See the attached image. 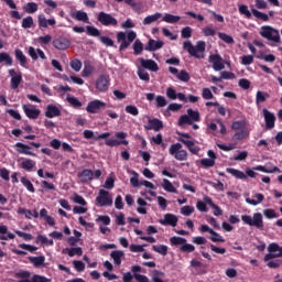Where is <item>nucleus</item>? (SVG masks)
I'll use <instances>...</instances> for the list:
<instances>
[{"mask_svg": "<svg viewBox=\"0 0 282 282\" xmlns=\"http://www.w3.org/2000/svg\"><path fill=\"white\" fill-rule=\"evenodd\" d=\"M117 41L118 43H121L119 46L120 52L127 50L129 45H131V42L127 39V33L120 31L117 33Z\"/></svg>", "mask_w": 282, "mask_h": 282, "instance_id": "obj_23", "label": "nucleus"}, {"mask_svg": "<svg viewBox=\"0 0 282 282\" xmlns=\"http://www.w3.org/2000/svg\"><path fill=\"white\" fill-rule=\"evenodd\" d=\"M127 132L119 131L115 133V137L118 139H107L105 141L106 147H120V144H123V147H129V141H127Z\"/></svg>", "mask_w": 282, "mask_h": 282, "instance_id": "obj_9", "label": "nucleus"}, {"mask_svg": "<svg viewBox=\"0 0 282 282\" xmlns=\"http://www.w3.org/2000/svg\"><path fill=\"white\" fill-rule=\"evenodd\" d=\"M8 74L11 76V89H19V86L23 80V76L21 74L17 75V70H14V68L9 69Z\"/></svg>", "mask_w": 282, "mask_h": 282, "instance_id": "obj_18", "label": "nucleus"}, {"mask_svg": "<svg viewBox=\"0 0 282 282\" xmlns=\"http://www.w3.org/2000/svg\"><path fill=\"white\" fill-rule=\"evenodd\" d=\"M20 169H23V171H26L28 173H32V171H34V169H36V161H34L32 159H24L20 163Z\"/></svg>", "mask_w": 282, "mask_h": 282, "instance_id": "obj_29", "label": "nucleus"}, {"mask_svg": "<svg viewBox=\"0 0 282 282\" xmlns=\"http://www.w3.org/2000/svg\"><path fill=\"white\" fill-rule=\"evenodd\" d=\"M227 173H229V175H232V177H235L236 180H248V177H257V172H254V167H252V170L247 169L246 173L234 169V167H227L226 169Z\"/></svg>", "mask_w": 282, "mask_h": 282, "instance_id": "obj_6", "label": "nucleus"}, {"mask_svg": "<svg viewBox=\"0 0 282 282\" xmlns=\"http://www.w3.org/2000/svg\"><path fill=\"white\" fill-rule=\"evenodd\" d=\"M254 197H256V199L246 198L247 204H250L251 206H257V205L261 204V202H263V199H265V197L261 193L256 194Z\"/></svg>", "mask_w": 282, "mask_h": 282, "instance_id": "obj_39", "label": "nucleus"}, {"mask_svg": "<svg viewBox=\"0 0 282 282\" xmlns=\"http://www.w3.org/2000/svg\"><path fill=\"white\" fill-rule=\"evenodd\" d=\"M251 12H252L253 17H256V19H260L261 21H265V22L270 21V18L268 17L267 13H263L257 9H252Z\"/></svg>", "mask_w": 282, "mask_h": 282, "instance_id": "obj_50", "label": "nucleus"}, {"mask_svg": "<svg viewBox=\"0 0 282 282\" xmlns=\"http://www.w3.org/2000/svg\"><path fill=\"white\" fill-rule=\"evenodd\" d=\"M155 100L158 109H162V107H166V105H169V101H166L164 96L159 95L155 97Z\"/></svg>", "mask_w": 282, "mask_h": 282, "instance_id": "obj_58", "label": "nucleus"}, {"mask_svg": "<svg viewBox=\"0 0 282 282\" xmlns=\"http://www.w3.org/2000/svg\"><path fill=\"white\" fill-rule=\"evenodd\" d=\"M20 182L26 187V191H29V193H36L34 184H32V181L28 180V177L22 176Z\"/></svg>", "mask_w": 282, "mask_h": 282, "instance_id": "obj_43", "label": "nucleus"}, {"mask_svg": "<svg viewBox=\"0 0 282 282\" xmlns=\"http://www.w3.org/2000/svg\"><path fill=\"white\" fill-rule=\"evenodd\" d=\"M78 180H79V182H82V184H87V182H91V180H94V171H91L89 169L83 170L78 174Z\"/></svg>", "mask_w": 282, "mask_h": 282, "instance_id": "obj_27", "label": "nucleus"}, {"mask_svg": "<svg viewBox=\"0 0 282 282\" xmlns=\"http://www.w3.org/2000/svg\"><path fill=\"white\" fill-rule=\"evenodd\" d=\"M110 258L113 260L115 265H121L122 259H124V251L122 250L111 251Z\"/></svg>", "mask_w": 282, "mask_h": 282, "instance_id": "obj_30", "label": "nucleus"}, {"mask_svg": "<svg viewBox=\"0 0 282 282\" xmlns=\"http://www.w3.org/2000/svg\"><path fill=\"white\" fill-rule=\"evenodd\" d=\"M66 100L74 109H80V107H83V102L76 97L68 96Z\"/></svg>", "mask_w": 282, "mask_h": 282, "instance_id": "obj_46", "label": "nucleus"}, {"mask_svg": "<svg viewBox=\"0 0 282 282\" xmlns=\"http://www.w3.org/2000/svg\"><path fill=\"white\" fill-rule=\"evenodd\" d=\"M210 235L212 236L209 237V239L214 243H217V242L224 243L226 241V239H224V237H221V235L217 234L215 230H213Z\"/></svg>", "mask_w": 282, "mask_h": 282, "instance_id": "obj_54", "label": "nucleus"}, {"mask_svg": "<svg viewBox=\"0 0 282 282\" xmlns=\"http://www.w3.org/2000/svg\"><path fill=\"white\" fill-rule=\"evenodd\" d=\"M140 63H141V67H143V69H149L150 72H159L160 70L158 63H155V61H153V59L141 58Z\"/></svg>", "mask_w": 282, "mask_h": 282, "instance_id": "obj_24", "label": "nucleus"}, {"mask_svg": "<svg viewBox=\"0 0 282 282\" xmlns=\"http://www.w3.org/2000/svg\"><path fill=\"white\" fill-rule=\"evenodd\" d=\"M176 78H178V80H182L183 83H188L191 80V75L188 74V72L183 69L177 74Z\"/></svg>", "mask_w": 282, "mask_h": 282, "instance_id": "obj_59", "label": "nucleus"}, {"mask_svg": "<svg viewBox=\"0 0 282 282\" xmlns=\"http://www.w3.org/2000/svg\"><path fill=\"white\" fill-rule=\"evenodd\" d=\"M253 171H260L261 173H281V169L278 166H274L272 170H268L263 165H257L253 167Z\"/></svg>", "mask_w": 282, "mask_h": 282, "instance_id": "obj_44", "label": "nucleus"}, {"mask_svg": "<svg viewBox=\"0 0 282 282\" xmlns=\"http://www.w3.org/2000/svg\"><path fill=\"white\" fill-rule=\"evenodd\" d=\"M182 39H191L193 36V29L191 26H185L181 31Z\"/></svg>", "mask_w": 282, "mask_h": 282, "instance_id": "obj_62", "label": "nucleus"}, {"mask_svg": "<svg viewBox=\"0 0 282 282\" xmlns=\"http://www.w3.org/2000/svg\"><path fill=\"white\" fill-rule=\"evenodd\" d=\"M231 129L234 131H239L240 129H246V120L234 121L231 123Z\"/></svg>", "mask_w": 282, "mask_h": 282, "instance_id": "obj_60", "label": "nucleus"}, {"mask_svg": "<svg viewBox=\"0 0 282 282\" xmlns=\"http://www.w3.org/2000/svg\"><path fill=\"white\" fill-rule=\"evenodd\" d=\"M14 234L8 232V226L1 225L0 226V241H8L10 239H14Z\"/></svg>", "mask_w": 282, "mask_h": 282, "instance_id": "obj_32", "label": "nucleus"}, {"mask_svg": "<svg viewBox=\"0 0 282 282\" xmlns=\"http://www.w3.org/2000/svg\"><path fill=\"white\" fill-rule=\"evenodd\" d=\"M138 76L140 80H144L145 83H149L151 80V76L149 75V73L142 68L138 69Z\"/></svg>", "mask_w": 282, "mask_h": 282, "instance_id": "obj_56", "label": "nucleus"}, {"mask_svg": "<svg viewBox=\"0 0 282 282\" xmlns=\"http://www.w3.org/2000/svg\"><path fill=\"white\" fill-rule=\"evenodd\" d=\"M241 65H252L254 63V56L253 55H242L240 57Z\"/></svg>", "mask_w": 282, "mask_h": 282, "instance_id": "obj_61", "label": "nucleus"}, {"mask_svg": "<svg viewBox=\"0 0 282 282\" xmlns=\"http://www.w3.org/2000/svg\"><path fill=\"white\" fill-rule=\"evenodd\" d=\"M162 188L166 191V193H177V188L169 181L167 178H163Z\"/></svg>", "mask_w": 282, "mask_h": 282, "instance_id": "obj_42", "label": "nucleus"}, {"mask_svg": "<svg viewBox=\"0 0 282 282\" xmlns=\"http://www.w3.org/2000/svg\"><path fill=\"white\" fill-rule=\"evenodd\" d=\"M177 140L178 142H181V144H184V147H186L192 155H199L200 148L199 145H195V141L186 140L184 138H178Z\"/></svg>", "mask_w": 282, "mask_h": 282, "instance_id": "obj_15", "label": "nucleus"}, {"mask_svg": "<svg viewBox=\"0 0 282 282\" xmlns=\"http://www.w3.org/2000/svg\"><path fill=\"white\" fill-rule=\"evenodd\" d=\"M144 129L145 131H161V129H164V123L158 118L149 119Z\"/></svg>", "mask_w": 282, "mask_h": 282, "instance_id": "obj_17", "label": "nucleus"}, {"mask_svg": "<svg viewBox=\"0 0 282 282\" xmlns=\"http://www.w3.org/2000/svg\"><path fill=\"white\" fill-rule=\"evenodd\" d=\"M106 108H107V104L105 101L95 99L88 102L86 107V111L88 113H100V111H102V109H106Z\"/></svg>", "mask_w": 282, "mask_h": 282, "instance_id": "obj_11", "label": "nucleus"}, {"mask_svg": "<svg viewBox=\"0 0 282 282\" xmlns=\"http://www.w3.org/2000/svg\"><path fill=\"white\" fill-rule=\"evenodd\" d=\"M180 250L181 252H186L188 254L191 252H195V246L185 242L181 246Z\"/></svg>", "mask_w": 282, "mask_h": 282, "instance_id": "obj_64", "label": "nucleus"}, {"mask_svg": "<svg viewBox=\"0 0 282 282\" xmlns=\"http://www.w3.org/2000/svg\"><path fill=\"white\" fill-rule=\"evenodd\" d=\"M97 21L104 25V28H118V19L105 11H100L97 14Z\"/></svg>", "mask_w": 282, "mask_h": 282, "instance_id": "obj_5", "label": "nucleus"}, {"mask_svg": "<svg viewBox=\"0 0 282 282\" xmlns=\"http://www.w3.org/2000/svg\"><path fill=\"white\" fill-rule=\"evenodd\" d=\"M15 61L24 68L28 69V56L20 48L14 50Z\"/></svg>", "mask_w": 282, "mask_h": 282, "instance_id": "obj_26", "label": "nucleus"}, {"mask_svg": "<svg viewBox=\"0 0 282 282\" xmlns=\"http://www.w3.org/2000/svg\"><path fill=\"white\" fill-rule=\"evenodd\" d=\"M152 250L159 254H162V257H166V254H169V247L166 245H154L152 246Z\"/></svg>", "mask_w": 282, "mask_h": 282, "instance_id": "obj_40", "label": "nucleus"}, {"mask_svg": "<svg viewBox=\"0 0 282 282\" xmlns=\"http://www.w3.org/2000/svg\"><path fill=\"white\" fill-rule=\"evenodd\" d=\"M268 98H270V95L268 93L258 90L257 95H256V102H257V105H260V102H265V100H268Z\"/></svg>", "mask_w": 282, "mask_h": 282, "instance_id": "obj_48", "label": "nucleus"}, {"mask_svg": "<svg viewBox=\"0 0 282 282\" xmlns=\"http://www.w3.org/2000/svg\"><path fill=\"white\" fill-rule=\"evenodd\" d=\"M170 155L176 159L177 162H186L188 160V152L182 149V143H173L169 149Z\"/></svg>", "mask_w": 282, "mask_h": 282, "instance_id": "obj_4", "label": "nucleus"}, {"mask_svg": "<svg viewBox=\"0 0 282 282\" xmlns=\"http://www.w3.org/2000/svg\"><path fill=\"white\" fill-rule=\"evenodd\" d=\"M36 243H42L43 246H54V240H50L47 239V237L43 236V235H39L36 237Z\"/></svg>", "mask_w": 282, "mask_h": 282, "instance_id": "obj_49", "label": "nucleus"}, {"mask_svg": "<svg viewBox=\"0 0 282 282\" xmlns=\"http://www.w3.org/2000/svg\"><path fill=\"white\" fill-rule=\"evenodd\" d=\"M69 45H72V43L66 37H57L53 41V46L55 50L65 51L68 50Z\"/></svg>", "mask_w": 282, "mask_h": 282, "instance_id": "obj_21", "label": "nucleus"}, {"mask_svg": "<svg viewBox=\"0 0 282 282\" xmlns=\"http://www.w3.org/2000/svg\"><path fill=\"white\" fill-rule=\"evenodd\" d=\"M109 85H110V79H109V75H100L97 80H96V89H98V91L105 93L107 91V89H109Z\"/></svg>", "mask_w": 282, "mask_h": 282, "instance_id": "obj_14", "label": "nucleus"}, {"mask_svg": "<svg viewBox=\"0 0 282 282\" xmlns=\"http://www.w3.org/2000/svg\"><path fill=\"white\" fill-rule=\"evenodd\" d=\"M268 251L269 253L264 256V261H272V259L282 258V247L276 242L270 243Z\"/></svg>", "mask_w": 282, "mask_h": 282, "instance_id": "obj_10", "label": "nucleus"}, {"mask_svg": "<svg viewBox=\"0 0 282 282\" xmlns=\"http://www.w3.org/2000/svg\"><path fill=\"white\" fill-rule=\"evenodd\" d=\"M260 36H262V39H267V41H271L272 43H281V34L279 33V30L270 25L261 26Z\"/></svg>", "mask_w": 282, "mask_h": 282, "instance_id": "obj_2", "label": "nucleus"}, {"mask_svg": "<svg viewBox=\"0 0 282 282\" xmlns=\"http://www.w3.org/2000/svg\"><path fill=\"white\" fill-rule=\"evenodd\" d=\"M64 252H66L68 254V257H83V248L80 247H76V248H66L64 250Z\"/></svg>", "mask_w": 282, "mask_h": 282, "instance_id": "obj_41", "label": "nucleus"}, {"mask_svg": "<svg viewBox=\"0 0 282 282\" xmlns=\"http://www.w3.org/2000/svg\"><path fill=\"white\" fill-rule=\"evenodd\" d=\"M134 56H140L144 52V45L140 40H135L133 44Z\"/></svg>", "mask_w": 282, "mask_h": 282, "instance_id": "obj_47", "label": "nucleus"}, {"mask_svg": "<svg viewBox=\"0 0 282 282\" xmlns=\"http://www.w3.org/2000/svg\"><path fill=\"white\" fill-rule=\"evenodd\" d=\"M239 13L243 14L246 17V19H252V13L250 12V10L248 9V6L246 4H240L238 7Z\"/></svg>", "mask_w": 282, "mask_h": 282, "instance_id": "obj_52", "label": "nucleus"}, {"mask_svg": "<svg viewBox=\"0 0 282 282\" xmlns=\"http://www.w3.org/2000/svg\"><path fill=\"white\" fill-rule=\"evenodd\" d=\"M218 37L224 41V43H227V45H232V43H235V39H232V36L226 34V33H218Z\"/></svg>", "mask_w": 282, "mask_h": 282, "instance_id": "obj_53", "label": "nucleus"}, {"mask_svg": "<svg viewBox=\"0 0 282 282\" xmlns=\"http://www.w3.org/2000/svg\"><path fill=\"white\" fill-rule=\"evenodd\" d=\"M162 47H164V42L155 41V40H149V42L145 45L144 50L147 52H156V50H162Z\"/></svg>", "mask_w": 282, "mask_h": 282, "instance_id": "obj_28", "label": "nucleus"}, {"mask_svg": "<svg viewBox=\"0 0 282 282\" xmlns=\"http://www.w3.org/2000/svg\"><path fill=\"white\" fill-rule=\"evenodd\" d=\"M29 261L34 268H41L42 265H45V256L29 257Z\"/></svg>", "mask_w": 282, "mask_h": 282, "instance_id": "obj_34", "label": "nucleus"}, {"mask_svg": "<svg viewBox=\"0 0 282 282\" xmlns=\"http://www.w3.org/2000/svg\"><path fill=\"white\" fill-rule=\"evenodd\" d=\"M262 113H263L267 131L272 130V128L276 122V117L274 116V113L270 112V110H268L267 108L262 109Z\"/></svg>", "mask_w": 282, "mask_h": 282, "instance_id": "obj_12", "label": "nucleus"}, {"mask_svg": "<svg viewBox=\"0 0 282 282\" xmlns=\"http://www.w3.org/2000/svg\"><path fill=\"white\" fill-rule=\"evenodd\" d=\"M86 33L88 36H100V30H98L96 26H86Z\"/></svg>", "mask_w": 282, "mask_h": 282, "instance_id": "obj_57", "label": "nucleus"}, {"mask_svg": "<svg viewBox=\"0 0 282 282\" xmlns=\"http://www.w3.org/2000/svg\"><path fill=\"white\" fill-rule=\"evenodd\" d=\"M22 109L26 116V118H29L30 120H37L39 117L41 116V110L36 109L34 106H30V105H22Z\"/></svg>", "mask_w": 282, "mask_h": 282, "instance_id": "obj_13", "label": "nucleus"}, {"mask_svg": "<svg viewBox=\"0 0 282 282\" xmlns=\"http://www.w3.org/2000/svg\"><path fill=\"white\" fill-rule=\"evenodd\" d=\"M241 220L247 226H254L256 228H263V216L261 215V213L253 214V217L248 216V215H242Z\"/></svg>", "mask_w": 282, "mask_h": 282, "instance_id": "obj_8", "label": "nucleus"}, {"mask_svg": "<svg viewBox=\"0 0 282 282\" xmlns=\"http://www.w3.org/2000/svg\"><path fill=\"white\" fill-rule=\"evenodd\" d=\"M72 19L75 21H82L83 23H89V15L85 11H76L70 13Z\"/></svg>", "mask_w": 282, "mask_h": 282, "instance_id": "obj_31", "label": "nucleus"}, {"mask_svg": "<svg viewBox=\"0 0 282 282\" xmlns=\"http://www.w3.org/2000/svg\"><path fill=\"white\" fill-rule=\"evenodd\" d=\"M209 63L213 64V69L215 72H221V69L226 68V66L224 65V58H221V55H219V54L210 55Z\"/></svg>", "mask_w": 282, "mask_h": 282, "instance_id": "obj_16", "label": "nucleus"}, {"mask_svg": "<svg viewBox=\"0 0 282 282\" xmlns=\"http://www.w3.org/2000/svg\"><path fill=\"white\" fill-rule=\"evenodd\" d=\"M96 206L102 208L105 206H113V198L106 189H100L98 196L96 197Z\"/></svg>", "mask_w": 282, "mask_h": 282, "instance_id": "obj_7", "label": "nucleus"}, {"mask_svg": "<svg viewBox=\"0 0 282 282\" xmlns=\"http://www.w3.org/2000/svg\"><path fill=\"white\" fill-rule=\"evenodd\" d=\"M159 19H162V13L156 12L152 15H148L143 19V25H151V23H155Z\"/></svg>", "mask_w": 282, "mask_h": 282, "instance_id": "obj_36", "label": "nucleus"}, {"mask_svg": "<svg viewBox=\"0 0 282 282\" xmlns=\"http://www.w3.org/2000/svg\"><path fill=\"white\" fill-rule=\"evenodd\" d=\"M202 116L197 110L193 108L187 109V115H182L178 119V127H184V124H193V122H200Z\"/></svg>", "mask_w": 282, "mask_h": 282, "instance_id": "obj_3", "label": "nucleus"}, {"mask_svg": "<svg viewBox=\"0 0 282 282\" xmlns=\"http://www.w3.org/2000/svg\"><path fill=\"white\" fill-rule=\"evenodd\" d=\"M23 10H24V12H26V14H34L35 12H39V3H36V2H26L23 6Z\"/></svg>", "mask_w": 282, "mask_h": 282, "instance_id": "obj_33", "label": "nucleus"}, {"mask_svg": "<svg viewBox=\"0 0 282 282\" xmlns=\"http://www.w3.org/2000/svg\"><path fill=\"white\" fill-rule=\"evenodd\" d=\"M181 19L182 18L180 15H173L171 13H165V15L163 17V21L165 23H178Z\"/></svg>", "mask_w": 282, "mask_h": 282, "instance_id": "obj_45", "label": "nucleus"}, {"mask_svg": "<svg viewBox=\"0 0 282 282\" xmlns=\"http://www.w3.org/2000/svg\"><path fill=\"white\" fill-rule=\"evenodd\" d=\"M91 74H94V66H91V62L89 61L84 62V69L82 72V76L84 78H89Z\"/></svg>", "mask_w": 282, "mask_h": 282, "instance_id": "obj_35", "label": "nucleus"}, {"mask_svg": "<svg viewBox=\"0 0 282 282\" xmlns=\"http://www.w3.org/2000/svg\"><path fill=\"white\" fill-rule=\"evenodd\" d=\"M159 224H161L162 226H172L173 228H175V226H177V216L173 214H165L164 219H160Z\"/></svg>", "mask_w": 282, "mask_h": 282, "instance_id": "obj_22", "label": "nucleus"}, {"mask_svg": "<svg viewBox=\"0 0 282 282\" xmlns=\"http://www.w3.org/2000/svg\"><path fill=\"white\" fill-rule=\"evenodd\" d=\"M21 28H23V30H31V28H34V18H32V15L23 18Z\"/></svg>", "mask_w": 282, "mask_h": 282, "instance_id": "obj_37", "label": "nucleus"}, {"mask_svg": "<svg viewBox=\"0 0 282 282\" xmlns=\"http://www.w3.org/2000/svg\"><path fill=\"white\" fill-rule=\"evenodd\" d=\"M200 164L204 169H213V166H215V160H213V159H202Z\"/></svg>", "mask_w": 282, "mask_h": 282, "instance_id": "obj_63", "label": "nucleus"}, {"mask_svg": "<svg viewBox=\"0 0 282 282\" xmlns=\"http://www.w3.org/2000/svg\"><path fill=\"white\" fill-rule=\"evenodd\" d=\"M69 65L74 72H80L83 69V62L78 58L72 59Z\"/></svg>", "mask_w": 282, "mask_h": 282, "instance_id": "obj_55", "label": "nucleus"}, {"mask_svg": "<svg viewBox=\"0 0 282 282\" xmlns=\"http://www.w3.org/2000/svg\"><path fill=\"white\" fill-rule=\"evenodd\" d=\"M1 63H6L8 67H12L14 61L12 59V56H10V54H8L7 52H2L0 53V64Z\"/></svg>", "mask_w": 282, "mask_h": 282, "instance_id": "obj_38", "label": "nucleus"}, {"mask_svg": "<svg viewBox=\"0 0 282 282\" xmlns=\"http://www.w3.org/2000/svg\"><path fill=\"white\" fill-rule=\"evenodd\" d=\"M37 25L40 30L46 29L48 25H51V28H54V25H56V19H46L45 14H40L37 15Z\"/></svg>", "mask_w": 282, "mask_h": 282, "instance_id": "obj_19", "label": "nucleus"}, {"mask_svg": "<svg viewBox=\"0 0 282 282\" xmlns=\"http://www.w3.org/2000/svg\"><path fill=\"white\" fill-rule=\"evenodd\" d=\"M46 118H58L61 116V109L56 107L54 104H50L46 106V110L44 112Z\"/></svg>", "mask_w": 282, "mask_h": 282, "instance_id": "obj_25", "label": "nucleus"}, {"mask_svg": "<svg viewBox=\"0 0 282 282\" xmlns=\"http://www.w3.org/2000/svg\"><path fill=\"white\" fill-rule=\"evenodd\" d=\"M171 246H184L186 243V238L174 236L170 238Z\"/></svg>", "mask_w": 282, "mask_h": 282, "instance_id": "obj_51", "label": "nucleus"}, {"mask_svg": "<svg viewBox=\"0 0 282 282\" xmlns=\"http://www.w3.org/2000/svg\"><path fill=\"white\" fill-rule=\"evenodd\" d=\"M17 152L21 155H31L32 158H36V154L31 151V147L21 142L14 144Z\"/></svg>", "mask_w": 282, "mask_h": 282, "instance_id": "obj_20", "label": "nucleus"}, {"mask_svg": "<svg viewBox=\"0 0 282 282\" xmlns=\"http://www.w3.org/2000/svg\"><path fill=\"white\" fill-rule=\"evenodd\" d=\"M183 50L188 52L189 56H193L194 58H202L199 52H206V42L198 41L196 43V46H194L191 41H185L183 43Z\"/></svg>", "mask_w": 282, "mask_h": 282, "instance_id": "obj_1", "label": "nucleus"}]
</instances>
